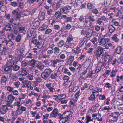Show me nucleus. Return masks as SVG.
I'll use <instances>...</instances> for the list:
<instances>
[{
  "label": "nucleus",
  "instance_id": "72a5a7b5",
  "mask_svg": "<svg viewBox=\"0 0 123 123\" xmlns=\"http://www.w3.org/2000/svg\"><path fill=\"white\" fill-rule=\"evenodd\" d=\"M57 73H54L53 74H52L50 76V78L52 79H55L57 77Z\"/></svg>",
  "mask_w": 123,
  "mask_h": 123
},
{
  "label": "nucleus",
  "instance_id": "c85d7f7f",
  "mask_svg": "<svg viewBox=\"0 0 123 123\" xmlns=\"http://www.w3.org/2000/svg\"><path fill=\"white\" fill-rule=\"evenodd\" d=\"M95 94H92L88 97V100L92 101H93L95 99Z\"/></svg>",
  "mask_w": 123,
  "mask_h": 123
},
{
  "label": "nucleus",
  "instance_id": "473e14b6",
  "mask_svg": "<svg viewBox=\"0 0 123 123\" xmlns=\"http://www.w3.org/2000/svg\"><path fill=\"white\" fill-rule=\"evenodd\" d=\"M117 71L116 69L114 70L113 69L112 70L111 74H110V76L111 77H113L115 76L116 73Z\"/></svg>",
  "mask_w": 123,
  "mask_h": 123
},
{
  "label": "nucleus",
  "instance_id": "f257e3e1",
  "mask_svg": "<svg viewBox=\"0 0 123 123\" xmlns=\"http://www.w3.org/2000/svg\"><path fill=\"white\" fill-rule=\"evenodd\" d=\"M52 72V70L50 68L46 69L42 73L41 77L43 79L46 80L50 76Z\"/></svg>",
  "mask_w": 123,
  "mask_h": 123
},
{
  "label": "nucleus",
  "instance_id": "bb28decb",
  "mask_svg": "<svg viewBox=\"0 0 123 123\" xmlns=\"http://www.w3.org/2000/svg\"><path fill=\"white\" fill-rule=\"evenodd\" d=\"M74 59V57L70 56L68 61V64L69 65L71 64Z\"/></svg>",
  "mask_w": 123,
  "mask_h": 123
},
{
  "label": "nucleus",
  "instance_id": "052dcab7",
  "mask_svg": "<svg viewBox=\"0 0 123 123\" xmlns=\"http://www.w3.org/2000/svg\"><path fill=\"white\" fill-rule=\"evenodd\" d=\"M12 92L13 95H17L18 94V91L15 90L12 91Z\"/></svg>",
  "mask_w": 123,
  "mask_h": 123
},
{
  "label": "nucleus",
  "instance_id": "0eeeda50",
  "mask_svg": "<svg viewBox=\"0 0 123 123\" xmlns=\"http://www.w3.org/2000/svg\"><path fill=\"white\" fill-rule=\"evenodd\" d=\"M109 41L110 40L108 38H101L99 41L100 44L102 46H103L106 44L107 42H109Z\"/></svg>",
  "mask_w": 123,
  "mask_h": 123
},
{
  "label": "nucleus",
  "instance_id": "393cba45",
  "mask_svg": "<svg viewBox=\"0 0 123 123\" xmlns=\"http://www.w3.org/2000/svg\"><path fill=\"white\" fill-rule=\"evenodd\" d=\"M47 27L48 26L47 25H43L39 28V30L40 31H43L45 29H47Z\"/></svg>",
  "mask_w": 123,
  "mask_h": 123
},
{
  "label": "nucleus",
  "instance_id": "de8ad7c7",
  "mask_svg": "<svg viewBox=\"0 0 123 123\" xmlns=\"http://www.w3.org/2000/svg\"><path fill=\"white\" fill-rule=\"evenodd\" d=\"M87 6L89 9H91L94 7L93 5L90 3H88L87 4Z\"/></svg>",
  "mask_w": 123,
  "mask_h": 123
},
{
  "label": "nucleus",
  "instance_id": "f03ea898",
  "mask_svg": "<svg viewBox=\"0 0 123 123\" xmlns=\"http://www.w3.org/2000/svg\"><path fill=\"white\" fill-rule=\"evenodd\" d=\"M104 48L101 46H99L97 47L96 49V52H95V55L97 57H100L101 55L103 56L102 54L103 53Z\"/></svg>",
  "mask_w": 123,
  "mask_h": 123
},
{
  "label": "nucleus",
  "instance_id": "79ce46f5",
  "mask_svg": "<svg viewBox=\"0 0 123 123\" xmlns=\"http://www.w3.org/2000/svg\"><path fill=\"white\" fill-rule=\"evenodd\" d=\"M19 13V12L17 11V9L14 10L12 12V16H14L17 14H18Z\"/></svg>",
  "mask_w": 123,
  "mask_h": 123
},
{
  "label": "nucleus",
  "instance_id": "338daca9",
  "mask_svg": "<svg viewBox=\"0 0 123 123\" xmlns=\"http://www.w3.org/2000/svg\"><path fill=\"white\" fill-rule=\"evenodd\" d=\"M65 54H61L60 56V58L61 59H63L65 58Z\"/></svg>",
  "mask_w": 123,
  "mask_h": 123
},
{
  "label": "nucleus",
  "instance_id": "a211bd4d",
  "mask_svg": "<svg viewBox=\"0 0 123 123\" xmlns=\"http://www.w3.org/2000/svg\"><path fill=\"white\" fill-rule=\"evenodd\" d=\"M93 73V71L89 70L87 74V76L86 77L87 78H92L93 77L92 75Z\"/></svg>",
  "mask_w": 123,
  "mask_h": 123
},
{
  "label": "nucleus",
  "instance_id": "a878e982",
  "mask_svg": "<svg viewBox=\"0 0 123 123\" xmlns=\"http://www.w3.org/2000/svg\"><path fill=\"white\" fill-rule=\"evenodd\" d=\"M86 19L91 22H94L95 21L94 16L93 15L89 16Z\"/></svg>",
  "mask_w": 123,
  "mask_h": 123
},
{
  "label": "nucleus",
  "instance_id": "3c124183",
  "mask_svg": "<svg viewBox=\"0 0 123 123\" xmlns=\"http://www.w3.org/2000/svg\"><path fill=\"white\" fill-rule=\"evenodd\" d=\"M54 50L55 52L56 53H58L59 52L60 49L58 47H55L54 48Z\"/></svg>",
  "mask_w": 123,
  "mask_h": 123
},
{
  "label": "nucleus",
  "instance_id": "f8f14e48",
  "mask_svg": "<svg viewBox=\"0 0 123 123\" xmlns=\"http://www.w3.org/2000/svg\"><path fill=\"white\" fill-rule=\"evenodd\" d=\"M7 98L8 102H10V103H12L15 99V97L11 94L8 96Z\"/></svg>",
  "mask_w": 123,
  "mask_h": 123
},
{
  "label": "nucleus",
  "instance_id": "e2e57ef3",
  "mask_svg": "<svg viewBox=\"0 0 123 123\" xmlns=\"http://www.w3.org/2000/svg\"><path fill=\"white\" fill-rule=\"evenodd\" d=\"M60 27L58 25H56L54 26V28L55 30H58Z\"/></svg>",
  "mask_w": 123,
  "mask_h": 123
},
{
  "label": "nucleus",
  "instance_id": "49530a36",
  "mask_svg": "<svg viewBox=\"0 0 123 123\" xmlns=\"http://www.w3.org/2000/svg\"><path fill=\"white\" fill-rule=\"evenodd\" d=\"M87 69H86L85 70L83 71V72L81 73V71H80V72H79L82 75V76H83V75H84L86 74V73L87 72Z\"/></svg>",
  "mask_w": 123,
  "mask_h": 123
},
{
  "label": "nucleus",
  "instance_id": "ddd939ff",
  "mask_svg": "<svg viewBox=\"0 0 123 123\" xmlns=\"http://www.w3.org/2000/svg\"><path fill=\"white\" fill-rule=\"evenodd\" d=\"M20 68V66L16 64H14L11 67L12 70L14 71H17L19 70Z\"/></svg>",
  "mask_w": 123,
  "mask_h": 123
},
{
  "label": "nucleus",
  "instance_id": "cd10ccee",
  "mask_svg": "<svg viewBox=\"0 0 123 123\" xmlns=\"http://www.w3.org/2000/svg\"><path fill=\"white\" fill-rule=\"evenodd\" d=\"M40 22L38 21L34 22L33 23V25L36 28H37L40 25Z\"/></svg>",
  "mask_w": 123,
  "mask_h": 123
},
{
  "label": "nucleus",
  "instance_id": "7c9ffc66",
  "mask_svg": "<svg viewBox=\"0 0 123 123\" xmlns=\"http://www.w3.org/2000/svg\"><path fill=\"white\" fill-rule=\"evenodd\" d=\"M21 36L20 34H18V36L16 37L15 41L17 42H20L21 40Z\"/></svg>",
  "mask_w": 123,
  "mask_h": 123
},
{
  "label": "nucleus",
  "instance_id": "6e6552de",
  "mask_svg": "<svg viewBox=\"0 0 123 123\" xmlns=\"http://www.w3.org/2000/svg\"><path fill=\"white\" fill-rule=\"evenodd\" d=\"M12 25L9 24L8 23L5 26L4 28V30L7 31L11 32L12 31V28L11 27Z\"/></svg>",
  "mask_w": 123,
  "mask_h": 123
},
{
  "label": "nucleus",
  "instance_id": "6e6d98bb",
  "mask_svg": "<svg viewBox=\"0 0 123 123\" xmlns=\"http://www.w3.org/2000/svg\"><path fill=\"white\" fill-rule=\"evenodd\" d=\"M97 23H98L99 25H100L103 22L102 20H101L100 18H99L96 21Z\"/></svg>",
  "mask_w": 123,
  "mask_h": 123
},
{
  "label": "nucleus",
  "instance_id": "c756f323",
  "mask_svg": "<svg viewBox=\"0 0 123 123\" xmlns=\"http://www.w3.org/2000/svg\"><path fill=\"white\" fill-rule=\"evenodd\" d=\"M25 28V27H19V31L20 33L25 34L26 32Z\"/></svg>",
  "mask_w": 123,
  "mask_h": 123
},
{
  "label": "nucleus",
  "instance_id": "69168bd1",
  "mask_svg": "<svg viewBox=\"0 0 123 123\" xmlns=\"http://www.w3.org/2000/svg\"><path fill=\"white\" fill-rule=\"evenodd\" d=\"M92 12L93 13L96 14L98 13V11L97 9H94L93 10Z\"/></svg>",
  "mask_w": 123,
  "mask_h": 123
},
{
  "label": "nucleus",
  "instance_id": "a19ab883",
  "mask_svg": "<svg viewBox=\"0 0 123 123\" xmlns=\"http://www.w3.org/2000/svg\"><path fill=\"white\" fill-rule=\"evenodd\" d=\"M11 68V67L10 66H9L7 65V66L5 67L4 68V70L6 72V73L8 72L9 71L10 69Z\"/></svg>",
  "mask_w": 123,
  "mask_h": 123
},
{
  "label": "nucleus",
  "instance_id": "dca6fc26",
  "mask_svg": "<svg viewBox=\"0 0 123 123\" xmlns=\"http://www.w3.org/2000/svg\"><path fill=\"white\" fill-rule=\"evenodd\" d=\"M7 65L11 67L14 65V62L12 59L9 60L7 63Z\"/></svg>",
  "mask_w": 123,
  "mask_h": 123
},
{
  "label": "nucleus",
  "instance_id": "864d4df0",
  "mask_svg": "<svg viewBox=\"0 0 123 123\" xmlns=\"http://www.w3.org/2000/svg\"><path fill=\"white\" fill-rule=\"evenodd\" d=\"M66 21L67 22H71L72 20V18L70 17H67L66 18Z\"/></svg>",
  "mask_w": 123,
  "mask_h": 123
},
{
  "label": "nucleus",
  "instance_id": "603ef678",
  "mask_svg": "<svg viewBox=\"0 0 123 123\" xmlns=\"http://www.w3.org/2000/svg\"><path fill=\"white\" fill-rule=\"evenodd\" d=\"M111 117H113L114 119H116V121H117V119L118 117V115L115 116V115L114 114H112V115H111Z\"/></svg>",
  "mask_w": 123,
  "mask_h": 123
},
{
  "label": "nucleus",
  "instance_id": "2eb2a0df",
  "mask_svg": "<svg viewBox=\"0 0 123 123\" xmlns=\"http://www.w3.org/2000/svg\"><path fill=\"white\" fill-rule=\"evenodd\" d=\"M110 59V55L107 54H106L104 59V61H105L107 63H109L111 62Z\"/></svg>",
  "mask_w": 123,
  "mask_h": 123
},
{
  "label": "nucleus",
  "instance_id": "ea45409f",
  "mask_svg": "<svg viewBox=\"0 0 123 123\" xmlns=\"http://www.w3.org/2000/svg\"><path fill=\"white\" fill-rule=\"evenodd\" d=\"M73 38L72 37H70L69 36L68 37L67 39V42L69 43H70L73 40Z\"/></svg>",
  "mask_w": 123,
  "mask_h": 123
},
{
  "label": "nucleus",
  "instance_id": "0e129e2a",
  "mask_svg": "<svg viewBox=\"0 0 123 123\" xmlns=\"http://www.w3.org/2000/svg\"><path fill=\"white\" fill-rule=\"evenodd\" d=\"M93 49V48H90L89 49V50L87 51V53H92Z\"/></svg>",
  "mask_w": 123,
  "mask_h": 123
},
{
  "label": "nucleus",
  "instance_id": "680f3d73",
  "mask_svg": "<svg viewBox=\"0 0 123 123\" xmlns=\"http://www.w3.org/2000/svg\"><path fill=\"white\" fill-rule=\"evenodd\" d=\"M52 49V50H48L47 53L48 54L50 55L53 53V49Z\"/></svg>",
  "mask_w": 123,
  "mask_h": 123
},
{
  "label": "nucleus",
  "instance_id": "5701e85b",
  "mask_svg": "<svg viewBox=\"0 0 123 123\" xmlns=\"http://www.w3.org/2000/svg\"><path fill=\"white\" fill-rule=\"evenodd\" d=\"M108 28L110 33L113 32L115 30V28L111 25H110L109 26Z\"/></svg>",
  "mask_w": 123,
  "mask_h": 123
},
{
  "label": "nucleus",
  "instance_id": "20e7f679",
  "mask_svg": "<svg viewBox=\"0 0 123 123\" xmlns=\"http://www.w3.org/2000/svg\"><path fill=\"white\" fill-rule=\"evenodd\" d=\"M8 72H4L3 74V76L1 78V83H5L7 80L8 76Z\"/></svg>",
  "mask_w": 123,
  "mask_h": 123
},
{
  "label": "nucleus",
  "instance_id": "a18cd8bd",
  "mask_svg": "<svg viewBox=\"0 0 123 123\" xmlns=\"http://www.w3.org/2000/svg\"><path fill=\"white\" fill-rule=\"evenodd\" d=\"M52 30L51 29H47L45 33V34H48L51 32Z\"/></svg>",
  "mask_w": 123,
  "mask_h": 123
},
{
  "label": "nucleus",
  "instance_id": "1a4fd4ad",
  "mask_svg": "<svg viewBox=\"0 0 123 123\" xmlns=\"http://www.w3.org/2000/svg\"><path fill=\"white\" fill-rule=\"evenodd\" d=\"M61 15V13L59 11H58L55 13L53 17L55 19L57 20L59 18Z\"/></svg>",
  "mask_w": 123,
  "mask_h": 123
},
{
  "label": "nucleus",
  "instance_id": "2f4dec72",
  "mask_svg": "<svg viewBox=\"0 0 123 123\" xmlns=\"http://www.w3.org/2000/svg\"><path fill=\"white\" fill-rule=\"evenodd\" d=\"M13 17H14L15 18L16 20H20L21 16L20 15V13H19L18 14H17Z\"/></svg>",
  "mask_w": 123,
  "mask_h": 123
},
{
  "label": "nucleus",
  "instance_id": "39448f33",
  "mask_svg": "<svg viewBox=\"0 0 123 123\" xmlns=\"http://www.w3.org/2000/svg\"><path fill=\"white\" fill-rule=\"evenodd\" d=\"M32 43L37 45V47L39 49H41L42 47L43 46V44H41L39 41L37 39H33L32 40Z\"/></svg>",
  "mask_w": 123,
  "mask_h": 123
},
{
  "label": "nucleus",
  "instance_id": "4c0bfd02",
  "mask_svg": "<svg viewBox=\"0 0 123 123\" xmlns=\"http://www.w3.org/2000/svg\"><path fill=\"white\" fill-rule=\"evenodd\" d=\"M27 74V72L25 70H24L21 71V73L20 74V75L25 76Z\"/></svg>",
  "mask_w": 123,
  "mask_h": 123
},
{
  "label": "nucleus",
  "instance_id": "13d9d810",
  "mask_svg": "<svg viewBox=\"0 0 123 123\" xmlns=\"http://www.w3.org/2000/svg\"><path fill=\"white\" fill-rule=\"evenodd\" d=\"M105 86L106 88H110L111 87V84L108 83H105Z\"/></svg>",
  "mask_w": 123,
  "mask_h": 123
},
{
  "label": "nucleus",
  "instance_id": "09e8293b",
  "mask_svg": "<svg viewBox=\"0 0 123 123\" xmlns=\"http://www.w3.org/2000/svg\"><path fill=\"white\" fill-rule=\"evenodd\" d=\"M61 61L59 59H57L53 61V63L54 65L56 64L57 63H59L60 62H61Z\"/></svg>",
  "mask_w": 123,
  "mask_h": 123
},
{
  "label": "nucleus",
  "instance_id": "aec40b11",
  "mask_svg": "<svg viewBox=\"0 0 123 123\" xmlns=\"http://www.w3.org/2000/svg\"><path fill=\"white\" fill-rule=\"evenodd\" d=\"M80 91H78L75 94L74 96L75 97V98L74 97L73 99V101L74 103H75V102L77 101L79 96L80 95L79 93H80Z\"/></svg>",
  "mask_w": 123,
  "mask_h": 123
},
{
  "label": "nucleus",
  "instance_id": "8fccbe9b",
  "mask_svg": "<svg viewBox=\"0 0 123 123\" xmlns=\"http://www.w3.org/2000/svg\"><path fill=\"white\" fill-rule=\"evenodd\" d=\"M10 5L12 6L15 7L17 6V4L15 2H13L11 3Z\"/></svg>",
  "mask_w": 123,
  "mask_h": 123
},
{
  "label": "nucleus",
  "instance_id": "c9c22d12",
  "mask_svg": "<svg viewBox=\"0 0 123 123\" xmlns=\"http://www.w3.org/2000/svg\"><path fill=\"white\" fill-rule=\"evenodd\" d=\"M64 44V42L63 40H62L58 43V46L59 47L62 46Z\"/></svg>",
  "mask_w": 123,
  "mask_h": 123
},
{
  "label": "nucleus",
  "instance_id": "c03bdc74",
  "mask_svg": "<svg viewBox=\"0 0 123 123\" xmlns=\"http://www.w3.org/2000/svg\"><path fill=\"white\" fill-rule=\"evenodd\" d=\"M99 99L100 100H103L105 99V97L104 95H100L99 96Z\"/></svg>",
  "mask_w": 123,
  "mask_h": 123
},
{
  "label": "nucleus",
  "instance_id": "7ed1b4c3",
  "mask_svg": "<svg viewBox=\"0 0 123 123\" xmlns=\"http://www.w3.org/2000/svg\"><path fill=\"white\" fill-rule=\"evenodd\" d=\"M71 9V6L67 5L62 8H61L60 10L62 13L65 14H66L69 12V11Z\"/></svg>",
  "mask_w": 123,
  "mask_h": 123
},
{
  "label": "nucleus",
  "instance_id": "58836bf2",
  "mask_svg": "<svg viewBox=\"0 0 123 123\" xmlns=\"http://www.w3.org/2000/svg\"><path fill=\"white\" fill-rule=\"evenodd\" d=\"M5 54L2 50L0 49V60H2V57L4 56Z\"/></svg>",
  "mask_w": 123,
  "mask_h": 123
},
{
  "label": "nucleus",
  "instance_id": "bf43d9fd",
  "mask_svg": "<svg viewBox=\"0 0 123 123\" xmlns=\"http://www.w3.org/2000/svg\"><path fill=\"white\" fill-rule=\"evenodd\" d=\"M95 30L97 31H99L100 29V26L98 25H96L95 26Z\"/></svg>",
  "mask_w": 123,
  "mask_h": 123
},
{
  "label": "nucleus",
  "instance_id": "37998d69",
  "mask_svg": "<svg viewBox=\"0 0 123 123\" xmlns=\"http://www.w3.org/2000/svg\"><path fill=\"white\" fill-rule=\"evenodd\" d=\"M42 80V79L38 77L36 79V81H35L34 83L36 82L37 84H38L40 83L41 81Z\"/></svg>",
  "mask_w": 123,
  "mask_h": 123
},
{
  "label": "nucleus",
  "instance_id": "4d7b16f0",
  "mask_svg": "<svg viewBox=\"0 0 123 123\" xmlns=\"http://www.w3.org/2000/svg\"><path fill=\"white\" fill-rule=\"evenodd\" d=\"M92 93L93 94H95L97 97L98 95V92L97 91L94 90L92 92Z\"/></svg>",
  "mask_w": 123,
  "mask_h": 123
},
{
  "label": "nucleus",
  "instance_id": "b1692460",
  "mask_svg": "<svg viewBox=\"0 0 123 123\" xmlns=\"http://www.w3.org/2000/svg\"><path fill=\"white\" fill-rule=\"evenodd\" d=\"M28 65V62L25 60L22 61L21 63V65L23 67H25L27 66Z\"/></svg>",
  "mask_w": 123,
  "mask_h": 123
},
{
  "label": "nucleus",
  "instance_id": "f704fd0d",
  "mask_svg": "<svg viewBox=\"0 0 123 123\" xmlns=\"http://www.w3.org/2000/svg\"><path fill=\"white\" fill-rule=\"evenodd\" d=\"M45 66L43 64L40 63L37 66V67L40 70H43Z\"/></svg>",
  "mask_w": 123,
  "mask_h": 123
},
{
  "label": "nucleus",
  "instance_id": "774afa93",
  "mask_svg": "<svg viewBox=\"0 0 123 123\" xmlns=\"http://www.w3.org/2000/svg\"><path fill=\"white\" fill-rule=\"evenodd\" d=\"M69 69L73 72H74L75 71V68L74 67H70L69 68Z\"/></svg>",
  "mask_w": 123,
  "mask_h": 123
},
{
  "label": "nucleus",
  "instance_id": "9b49d317",
  "mask_svg": "<svg viewBox=\"0 0 123 123\" xmlns=\"http://www.w3.org/2000/svg\"><path fill=\"white\" fill-rule=\"evenodd\" d=\"M102 63L101 62H99L97 64L95 71L96 72H98L100 71L101 69V66H102Z\"/></svg>",
  "mask_w": 123,
  "mask_h": 123
},
{
  "label": "nucleus",
  "instance_id": "6ab92c4d",
  "mask_svg": "<svg viewBox=\"0 0 123 123\" xmlns=\"http://www.w3.org/2000/svg\"><path fill=\"white\" fill-rule=\"evenodd\" d=\"M0 42H2L4 45H7L9 42L7 40H6L4 38H1L0 39Z\"/></svg>",
  "mask_w": 123,
  "mask_h": 123
},
{
  "label": "nucleus",
  "instance_id": "423d86ee",
  "mask_svg": "<svg viewBox=\"0 0 123 123\" xmlns=\"http://www.w3.org/2000/svg\"><path fill=\"white\" fill-rule=\"evenodd\" d=\"M2 107V109H0V112L1 114L4 115L7 111L8 108L6 105H3Z\"/></svg>",
  "mask_w": 123,
  "mask_h": 123
},
{
  "label": "nucleus",
  "instance_id": "5fc2aeb1",
  "mask_svg": "<svg viewBox=\"0 0 123 123\" xmlns=\"http://www.w3.org/2000/svg\"><path fill=\"white\" fill-rule=\"evenodd\" d=\"M88 87L87 84L85 83L84 84V86L81 88L82 90H84L86 88Z\"/></svg>",
  "mask_w": 123,
  "mask_h": 123
},
{
  "label": "nucleus",
  "instance_id": "9d476101",
  "mask_svg": "<svg viewBox=\"0 0 123 123\" xmlns=\"http://www.w3.org/2000/svg\"><path fill=\"white\" fill-rule=\"evenodd\" d=\"M92 22L87 20L86 18L85 20L84 25L86 27H88L91 26L92 25Z\"/></svg>",
  "mask_w": 123,
  "mask_h": 123
},
{
  "label": "nucleus",
  "instance_id": "4be33fe9",
  "mask_svg": "<svg viewBox=\"0 0 123 123\" xmlns=\"http://www.w3.org/2000/svg\"><path fill=\"white\" fill-rule=\"evenodd\" d=\"M122 50V49L121 46L118 47L116 49V53L117 54L120 53Z\"/></svg>",
  "mask_w": 123,
  "mask_h": 123
},
{
  "label": "nucleus",
  "instance_id": "412c9836",
  "mask_svg": "<svg viewBox=\"0 0 123 123\" xmlns=\"http://www.w3.org/2000/svg\"><path fill=\"white\" fill-rule=\"evenodd\" d=\"M118 35L117 34H114L112 37V39L116 42H118L119 39L118 38Z\"/></svg>",
  "mask_w": 123,
  "mask_h": 123
},
{
  "label": "nucleus",
  "instance_id": "4468645a",
  "mask_svg": "<svg viewBox=\"0 0 123 123\" xmlns=\"http://www.w3.org/2000/svg\"><path fill=\"white\" fill-rule=\"evenodd\" d=\"M57 112L58 110L56 108L54 109L51 114V115L53 117H55L57 115Z\"/></svg>",
  "mask_w": 123,
  "mask_h": 123
},
{
  "label": "nucleus",
  "instance_id": "f3484780",
  "mask_svg": "<svg viewBox=\"0 0 123 123\" xmlns=\"http://www.w3.org/2000/svg\"><path fill=\"white\" fill-rule=\"evenodd\" d=\"M35 29L34 28H31L30 31H29L28 32L27 34V37H31L34 32V31Z\"/></svg>",
  "mask_w": 123,
  "mask_h": 123
},
{
  "label": "nucleus",
  "instance_id": "e433bc0d",
  "mask_svg": "<svg viewBox=\"0 0 123 123\" xmlns=\"http://www.w3.org/2000/svg\"><path fill=\"white\" fill-rule=\"evenodd\" d=\"M63 79L64 82V83H63L64 84L68 81L69 79V77L67 76H66L63 77Z\"/></svg>",
  "mask_w": 123,
  "mask_h": 123
}]
</instances>
